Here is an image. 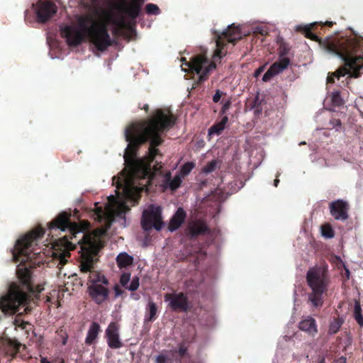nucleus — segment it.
Segmentation results:
<instances>
[{
	"instance_id": "48",
	"label": "nucleus",
	"mask_w": 363,
	"mask_h": 363,
	"mask_svg": "<svg viewBox=\"0 0 363 363\" xmlns=\"http://www.w3.org/2000/svg\"><path fill=\"white\" fill-rule=\"evenodd\" d=\"M14 324H15L16 325H18V320H16L14 321Z\"/></svg>"
},
{
	"instance_id": "32",
	"label": "nucleus",
	"mask_w": 363,
	"mask_h": 363,
	"mask_svg": "<svg viewBox=\"0 0 363 363\" xmlns=\"http://www.w3.org/2000/svg\"><path fill=\"white\" fill-rule=\"evenodd\" d=\"M224 128L225 127L222 124H220L219 123L212 126L209 129L208 133L211 134H211H217V135H218V134H220L222 132V130H223Z\"/></svg>"
},
{
	"instance_id": "34",
	"label": "nucleus",
	"mask_w": 363,
	"mask_h": 363,
	"mask_svg": "<svg viewBox=\"0 0 363 363\" xmlns=\"http://www.w3.org/2000/svg\"><path fill=\"white\" fill-rule=\"evenodd\" d=\"M254 32L264 35L268 33V29L266 26H258L255 28Z\"/></svg>"
},
{
	"instance_id": "6",
	"label": "nucleus",
	"mask_w": 363,
	"mask_h": 363,
	"mask_svg": "<svg viewBox=\"0 0 363 363\" xmlns=\"http://www.w3.org/2000/svg\"><path fill=\"white\" fill-rule=\"evenodd\" d=\"M216 38V49L213 54V61H210L204 55H200L195 56L191 62L186 63L190 71L199 75L198 83H201L208 79L209 73L216 69V60L220 59L225 55L226 52L223 51L225 45L223 39H226L229 43H234L242 38V34L239 27L232 24L226 30L217 33Z\"/></svg>"
},
{
	"instance_id": "47",
	"label": "nucleus",
	"mask_w": 363,
	"mask_h": 363,
	"mask_svg": "<svg viewBox=\"0 0 363 363\" xmlns=\"http://www.w3.org/2000/svg\"><path fill=\"white\" fill-rule=\"evenodd\" d=\"M50 300H51L50 296H48V297H47V301H48V302H50Z\"/></svg>"
},
{
	"instance_id": "15",
	"label": "nucleus",
	"mask_w": 363,
	"mask_h": 363,
	"mask_svg": "<svg viewBox=\"0 0 363 363\" xmlns=\"http://www.w3.org/2000/svg\"><path fill=\"white\" fill-rule=\"evenodd\" d=\"M290 64V60L288 57H281L277 62L273 63L266 73L263 75L262 81L268 82L273 77L282 72Z\"/></svg>"
},
{
	"instance_id": "35",
	"label": "nucleus",
	"mask_w": 363,
	"mask_h": 363,
	"mask_svg": "<svg viewBox=\"0 0 363 363\" xmlns=\"http://www.w3.org/2000/svg\"><path fill=\"white\" fill-rule=\"evenodd\" d=\"M113 290H114L116 297H118V296H121L124 292V291L118 285H116L113 288Z\"/></svg>"
},
{
	"instance_id": "3",
	"label": "nucleus",
	"mask_w": 363,
	"mask_h": 363,
	"mask_svg": "<svg viewBox=\"0 0 363 363\" xmlns=\"http://www.w3.org/2000/svg\"><path fill=\"white\" fill-rule=\"evenodd\" d=\"M128 211L129 208L119 198L108 196L104 208L97 207L93 215L94 219L103 223L104 227L97 228L92 233H84L79 241L81 253L80 270L83 273L89 272L87 291L91 299L97 304L104 303L109 296L107 287L108 280L103 274L94 269V264L97 261V254L103 247L102 238L114 218L121 216Z\"/></svg>"
},
{
	"instance_id": "33",
	"label": "nucleus",
	"mask_w": 363,
	"mask_h": 363,
	"mask_svg": "<svg viewBox=\"0 0 363 363\" xmlns=\"http://www.w3.org/2000/svg\"><path fill=\"white\" fill-rule=\"evenodd\" d=\"M172 359L166 354H160L156 357V363H171Z\"/></svg>"
},
{
	"instance_id": "24",
	"label": "nucleus",
	"mask_w": 363,
	"mask_h": 363,
	"mask_svg": "<svg viewBox=\"0 0 363 363\" xmlns=\"http://www.w3.org/2000/svg\"><path fill=\"white\" fill-rule=\"evenodd\" d=\"M149 313L146 316L145 320L147 321H153L155 319V315L157 312V308L156 304L150 301L148 303Z\"/></svg>"
},
{
	"instance_id": "36",
	"label": "nucleus",
	"mask_w": 363,
	"mask_h": 363,
	"mask_svg": "<svg viewBox=\"0 0 363 363\" xmlns=\"http://www.w3.org/2000/svg\"><path fill=\"white\" fill-rule=\"evenodd\" d=\"M221 96H222V92L220 90H217L213 97V101L214 102L217 103L220 99Z\"/></svg>"
},
{
	"instance_id": "28",
	"label": "nucleus",
	"mask_w": 363,
	"mask_h": 363,
	"mask_svg": "<svg viewBox=\"0 0 363 363\" xmlns=\"http://www.w3.org/2000/svg\"><path fill=\"white\" fill-rule=\"evenodd\" d=\"M217 167V161L212 160L208 163L202 169V172L205 174H208L213 172Z\"/></svg>"
},
{
	"instance_id": "27",
	"label": "nucleus",
	"mask_w": 363,
	"mask_h": 363,
	"mask_svg": "<svg viewBox=\"0 0 363 363\" xmlns=\"http://www.w3.org/2000/svg\"><path fill=\"white\" fill-rule=\"evenodd\" d=\"M342 323L340 320H335L332 323H330L329 326V333L335 334L336 333L340 328Z\"/></svg>"
},
{
	"instance_id": "37",
	"label": "nucleus",
	"mask_w": 363,
	"mask_h": 363,
	"mask_svg": "<svg viewBox=\"0 0 363 363\" xmlns=\"http://www.w3.org/2000/svg\"><path fill=\"white\" fill-rule=\"evenodd\" d=\"M186 351H187L186 347H185L184 346H180L178 352H179V355L182 357L186 354Z\"/></svg>"
},
{
	"instance_id": "49",
	"label": "nucleus",
	"mask_w": 363,
	"mask_h": 363,
	"mask_svg": "<svg viewBox=\"0 0 363 363\" xmlns=\"http://www.w3.org/2000/svg\"><path fill=\"white\" fill-rule=\"evenodd\" d=\"M154 168H155V171H157L160 168V167L159 168H157L156 166H155Z\"/></svg>"
},
{
	"instance_id": "50",
	"label": "nucleus",
	"mask_w": 363,
	"mask_h": 363,
	"mask_svg": "<svg viewBox=\"0 0 363 363\" xmlns=\"http://www.w3.org/2000/svg\"><path fill=\"white\" fill-rule=\"evenodd\" d=\"M319 363H325V360L323 359H321V360L320 361V362H319Z\"/></svg>"
},
{
	"instance_id": "8",
	"label": "nucleus",
	"mask_w": 363,
	"mask_h": 363,
	"mask_svg": "<svg viewBox=\"0 0 363 363\" xmlns=\"http://www.w3.org/2000/svg\"><path fill=\"white\" fill-rule=\"evenodd\" d=\"M161 212V208L155 206H150L144 210L141 221L143 228L145 230H148L154 228L160 230L163 226Z\"/></svg>"
},
{
	"instance_id": "20",
	"label": "nucleus",
	"mask_w": 363,
	"mask_h": 363,
	"mask_svg": "<svg viewBox=\"0 0 363 363\" xmlns=\"http://www.w3.org/2000/svg\"><path fill=\"white\" fill-rule=\"evenodd\" d=\"M100 330V326L97 323H92L87 332L86 337L85 338V342L87 345H91L97 338Z\"/></svg>"
},
{
	"instance_id": "43",
	"label": "nucleus",
	"mask_w": 363,
	"mask_h": 363,
	"mask_svg": "<svg viewBox=\"0 0 363 363\" xmlns=\"http://www.w3.org/2000/svg\"><path fill=\"white\" fill-rule=\"evenodd\" d=\"M346 362V359L344 358V357H341L339 360H338V363H345Z\"/></svg>"
},
{
	"instance_id": "51",
	"label": "nucleus",
	"mask_w": 363,
	"mask_h": 363,
	"mask_svg": "<svg viewBox=\"0 0 363 363\" xmlns=\"http://www.w3.org/2000/svg\"><path fill=\"white\" fill-rule=\"evenodd\" d=\"M305 143H306L305 142H303V143H301L300 145H303Z\"/></svg>"
},
{
	"instance_id": "19",
	"label": "nucleus",
	"mask_w": 363,
	"mask_h": 363,
	"mask_svg": "<svg viewBox=\"0 0 363 363\" xmlns=\"http://www.w3.org/2000/svg\"><path fill=\"white\" fill-rule=\"evenodd\" d=\"M130 280V273H123L121 276L120 278V283L121 284L125 287L129 291H134L137 290L139 287L140 282H139V277H134L131 279L130 284H128L129 281Z\"/></svg>"
},
{
	"instance_id": "9",
	"label": "nucleus",
	"mask_w": 363,
	"mask_h": 363,
	"mask_svg": "<svg viewBox=\"0 0 363 363\" xmlns=\"http://www.w3.org/2000/svg\"><path fill=\"white\" fill-rule=\"evenodd\" d=\"M74 249L72 242L68 240L67 236L65 235L54 242L53 245V258L58 262V266L65 265L70 256V251Z\"/></svg>"
},
{
	"instance_id": "53",
	"label": "nucleus",
	"mask_w": 363,
	"mask_h": 363,
	"mask_svg": "<svg viewBox=\"0 0 363 363\" xmlns=\"http://www.w3.org/2000/svg\"><path fill=\"white\" fill-rule=\"evenodd\" d=\"M60 363H65L63 360H62Z\"/></svg>"
},
{
	"instance_id": "38",
	"label": "nucleus",
	"mask_w": 363,
	"mask_h": 363,
	"mask_svg": "<svg viewBox=\"0 0 363 363\" xmlns=\"http://www.w3.org/2000/svg\"><path fill=\"white\" fill-rule=\"evenodd\" d=\"M264 69V67H259L255 72V77H257Z\"/></svg>"
},
{
	"instance_id": "12",
	"label": "nucleus",
	"mask_w": 363,
	"mask_h": 363,
	"mask_svg": "<svg viewBox=\"0 0 363 363\" xmlns=\"http://www.w3.org/2000/svg\"><path fill=\"white\" fill-rule=\"evenodd\" d=\"M164 301L169 302V306L173 311H186L188 310L187 297L183 293L167 294L164 296Z\"/></svg>"
},
{
	"instance_id": "42",
	"label": "nucleus",
	"mask_w": 363,
	"mask_h": 363,
	"mask_svg": "<svg viewBox=\"0 0 363 363\" xmlns=\"http://www.w3.org/2000/svg\"><path fill=\"white\" fill-rule=\"evenodd\" d=\"M40 363H50L49 361L46 359L45 357H42L40 359Z\"/></svg>"
},
{
	"instance_id": "52",
	"label": "nucleus",
	"mask_w": 363,
	"mask_h": 363,
	"mask_svg": "<svg viewBox=\"0 0 363 363\" xmlns=\"http://www.w3.org/2000/svg\"><path fill=\"white\" fill-rule=\"evenodd\" d=\"M328 23H329L330 26L333 24L332 22H329Z\"/></svg>"
},
{
	"instance_id": "26",
	"label": "nucleus",
	"mask_w": 363,
	"mask_h": 363,
	"mask_svg": "<svg viewBox=\"0 0 363 363\" xmlns=\"http://www.w3.org/2000/svg\"><path fill=\"white\" fill-rule=\"evenodd\" d=\"M330 99L332 104L335 106H340L344 103L338 91H333L330 94Z\"/></svg>"
},
{
	"instance_id": "1",
	"label": "nucleus",
	"mask_w": 363,
	"mask_h": 363,
	"mask_svg": "<svg viewBox=\"0 0 363 363\" xmlns=\"http://www.w3.org/2000/svg\"><path fill=\"white\" fill-rule=\"evenodd\" d=\"M173 124V116L169 110L157 109L149 118L133 123L125 128L128 144L123 157L126 166L117 179L113 177V183L117 189H122L127 199L133 201L138 199L145 184L138 180L150 174V163L159 154L157 147L163 142L162 135Z\"/></svg>"
},
{
	"instance_id": "29",
	"label": "nucleus",
	"mask_w": 363,
	"mask_h": 363,
	"mask_svg": "<svg viewBox=\"0 0 363 363\" xmlns=\"http://www.w3.org/2000/svg\"><path fill=\"white\" fill-rule=\"evenodd\" d=\"M195 167L194 163L193 162H186L185 163L181 169V173L183 176H186L189 174V172L194 169Z\"/></svg>"
},
{
	"instance_id": "30",
	"label": "nucleus",
	"mask_w": 363,
	"mask_h": 363,
	"mask_svg": "<svg viewBox=\"0 0 363 363\" xmlns=\"http://www.w3.org/2000/svg\"><path fill=\"white\" fill-rule=\"evenodd\" d=\"M146 12L148 14H154L157 15L160 13V9L159 7L153 4H148L146 5Z\"/></svg>"
},
{
	"instance_id": "7",
	"label": "nucleus",
	"mask_w": 363,
	"mask_h": 363,
	"mask_svg": "<svg viewBox=\"0 0 363 363\" xmlns=\"http://www.w3.org/2000/svg\"><path fill=\"white\" fill-rule=\"evenodd\" d=\"M308 286L311 289L308 301L313 306L321 307L323 303V294L327 291L330 279L325 267L315 266L310 268L306 276Z\"/></svg>"
},
{
	"instance_id": "17",
	"label": "nucleus",
	"mask_w": 363,
	"mask_h": 363,
	"mask_svg": "<svg viewBox=\"0 0 363 363\" xmlns=\"http://www.w3.org/2000/svg\"><path fill=\"white\" fill-rule=\"evenodd\" d=\"M298 328L311 336H315L318 333L315 320L309 316L300 321Z\"/></svg>"
},
{
	"instance_id": "45",
	"label": "nucleus",
	"mask_w": 363,
	"mask_h": 363,
	"mask_svg": "<svg viewBox=\"0 0 363 363\" xmlns=\"http://www.w3.org/2000/svg\"><path fill=\"white\" fill-rule=\"evenodd\" d=\"M145 111H147L149 108V106L147 104L144 105L143 108Z\"/></svg>"
},
{
	"instance_id": "22",
	"label": "nucleus",
	"mask_w": 363,
	"mask_h": 363,
	"mask_svg": "<svg viewBox=\"0 0 363 363\" xmlns=\"http://www.w3.org/2000/svg\"><path fill=\"white\" fill-rule=\"evenodd\" d=\"M312 24L306 25L304 26H299L297 27L298 30H301L305 36L313 40H318V37L311 32Z\"/></svg>"
},
{
	"instance_id": "13",
	"label": "nucleus",
	"mask_w": 363,
	"mask_h": 363,
	"mask_svg": "<svg viewBox=\"0 0 363 363\" xmlns=\"http://www.w3.org/2000/svg\"><path fill=\"white\" fill-rule=\"evenodd\" d=\"M329 209L335 220H345L348 218L349 204L344 200L338 199L331 202Z\"/></svg>"
},
{
	"instance_id": "44",
	"label": "nucleus",
	"mask_w": 363,
	"mask_h": 363,
	"mask_svg": "<svg viewBox=\"0 0 363 363\" xmlns=\"http://www.w3.org/2000/svg\"><path fill=\"white\" fill-rule=\"evenodd\" d=\"M279 182V180L278 179H276L274 182V184L275 186H278V184Z\"/></svg>"
},
{
	"instance_id": "16",
	"label": "nucleus",
	"mask_w": 363,
	"mask_h": 363,
	"mask_svg": "<svg viewBox=\"0 0 363 363\" xmlns=\"http://www.w3.org/2000/svg\"><path fill=\"white\" fill-rule=\"evenodd\" d=\"M188 233L194 237L200 235H203L209 231V228L203 220H194L191 221L187 226Z\"/></svg>"
},
{
	"instance_id": "25",
	"label": "nucleus",
	"mask_w": 363,
	"mask_h": 363,
	"mask_svg": "<svg viewBox=\"0 0 363 363\" xmlns=\"http://www.w3.org/2000/svg\"><path fill=\"white\" fill-rule=\"evenodd\" d=\"M321 235L325 238H332L335 233L332 226L329 223L321 225Z\"/></svg>"
},
{
	"instance_id": "2",
	"label": "nucleus",
	"mask_w": 363,
	"mask_h": 363,
	"mask_svg": "<svg viewBox=\"0 0 363 363\" xmlns=\"http://www.w3.org/2000/svg\"><path fill=\"white\" fill-rule=\"evenodd\" d=\"M144 0H121L109 9H103L96 0H91L89 12L77 17V26H66L61 28V35L69 45L80 44L84 38L101 52L111 45L107 25L111 23L118 28L126 27L124 13L136 18Z\"/></svg>"
},
{
	"instance_id": "4",
	"label": "nucleus",
	"mask_w": 363,
	"mask_h": 363,
	"mask_svg": "<svg viewBox=\"0 0 363 363\" xmlns=\"http://www.w3.org/2000/svg\"><path fill=\"white\" fill-rule=\"evenodd\" d=\"M43 234V228H36L19 239L16 244L14 259L21 263H30L18 267L16 273L20 282L12 283L9 286L8 293L0 296V311L4 314L11 315L17 312L21 305L26 304L28 293L35 291L31 285V274L28 267H33L35 264L33 259L40 254L35 246ZM43 289L40 286H37L35 291L40 293Z\"/></svg>"
},
{
	"instance_id": "39",
	"label": "nucleus",
	"mask_w": 363,
	"mask_h": 363,
	"mask_svg": "<svg viewBox=\"0 0 363 363\" xmlns=\"http://www.w3.org/2000/svg\"><path fill=\"white\" fill-rule=\"evenodd\" d=\"M230 106V102L229 101H227L226 103H225L224 105L223 106L222 111L223 112L226 111L229 108Z\"/></svg>"
},
{
	"instance_id": "18",
	"label": "nucleus",
	"mask_w": 363,
	"mask_h": 363,
	"mask_svg": "<svg viewBox=\"0 0 363 363\" xmlns=\"http://www.w3.org/2000/svg\"><path fill=\"white\" fill-rule=\"evenodd\" d=\"M186 213L182 208H179L169 221L168 228L172 232L178 229L184 223Z\"/></svg>"
},
{
	"instance_id": "14",
	"label": "nucleus",
	"mask_w": 363,
	"mask_h": 363,
	"mask_svg": "<svg viewBox=\"0 0 363 363\" xmlns=\"http://www.w3.org/2000/svg\"><path fill=\"white\" fill-rule=\"evenodd\" d=\"M108 345L113 349H118L123 344L119 337V327L117 323H111L106 330Z\"/></svg>"
},
{
	"instance_id": "5",
	"label": "nucleus",
	"mask_w": 363,
	"mask_h": 363,
	"mask_svg": "<svg viewBox=\"0 0 363 363\" xmlns=\"http://www.w3.org/2000/svg\"><path fill=\"white\" fill-rule=\"evenodd\" d=\"M325 50L342 58L345 65L328 76V83L334 82V77L340 78L345 74L357 78L363 67V39L353 37L347 39L328 40L324 43Z\"/></svg>"
},
{
	"instance_id": "10",
	"label": "nucleus",
	"mask_w": 363,
	"mask_h": 363,
	"mask_svg": "<svg viewBox=\"0 0 363 363\" xmlns=\"http://www.w3.org/2000/svg\"><path fill=\"white\" fill-rule=\"evenodd\" d=\"M70 213L67 212L60 213L56 218L50 223L49 228L50 230L59 229L61 231L69 230V232L76 237L75 234L79 233V228L75 223H72L69 220Z\"/></svg>"
},
{
	"instance_id": "40",
	"label": "nucleus",
	"mask_w": 363,
	"mask_h": 363,
	"mask_svg": "<svg viewBox=\"0 0 363 363\" xmlns=\"http://www.w3.org/2000/svg\"><path fill=\"white\" fill-rule=\"evenodd\" d=\"M228 118L227 116H225L222 118L221 121L220 122V124H222L224 127L226 124V123L228 122Z\"/></svg>"
},
{
	"instance_id": "41",
	"label": "nucleus",
	"mask_w": 363,
	"mask_h": 363,
	"mask_svg": "<svg viewBox=\"0 0 363 363\" xmlns=\"http://www.w3.org/2000/svg\"><path fill=\"white\" fill-rule=\"evenodd\" d=\"M333 124L334 125L340 126V125H341V122H340V120L336 119V120H334V121H333Z\"/></svg>"
},
{
	"instance_id": "21",
	"label": "nucleus",
	"mask_w": 363,
	"mask_h": 363,
	"mask_svg": "<svg viewBox=\"0 0 363 363\" xmlns=\"http://www.w3.org/2000/svg\"><path fill=\"white\" fill-rule=\"evenodd\" d=\"M116 262L120 268H125L132 265L133 257L126 252H121L117 256Z\"/></svg>"
},
{
	"instance_id": "11",
	"label": "nucleus",
	"mask_w": 363,
	"mask_h": 363,
	"mask_svg": "<svg viewBox=\"0 0 363 363\" xmlns=\"http://www.w3.org/2000/svg\"><path fill=\"white\" fill-rule=\"evenodd\" d=\"M56 12L57 6L52 1L40 0L36 4L35 13L39 22H46L52 18Z\"/></svg>"
},
{
	"instance_id": "31",
	"label": "nucleus",
	"mask_w": 363,
	"mask_h": 363,
	"mask_svg": "<svg viewBox=\"0 0 363 363\" xmlns=\"http://www.w3.org/2000/svg\"><path fill=\"white\" fill-rule=\"evenodd\" d=\"M181 182H182L181 177L179 175H177L173 178V179L172 181H170L169 188L172 190H175L180 186Z\"/></svg>"
},
{
	"instance_id": "23",
	"label": "nucleus",
	"mask_w": 363,
	"mask_h": 363,
	"mask_svg": "<svg viewBox=\"0 0 363 363\" xmlns=\"http://www.w3.org/2000/svg\"><path fill=\"white\" fill-rule=\"evenodd\" d=\"M354 318L360 326H363V316L362 315V308L359 303L355 301L354 307Z\"/></svg>"
},
{
	"instance_id": "46",
	"label": "nucleus",
	"mask_w": 363,
	"mask_h": 363,
	"mask_svg": "<svg viewBox=\"0 0 363 363\" xmlns=\"http://www.w3.org/2000/svg\"><path fill=\"white\" fill-rule=\"evenodd\" d=\"M166 179H167V181H169V180L170 179V173H167V174H166Z\"/></svg>"
}]
</instances>
